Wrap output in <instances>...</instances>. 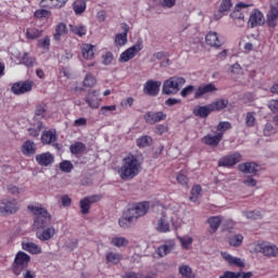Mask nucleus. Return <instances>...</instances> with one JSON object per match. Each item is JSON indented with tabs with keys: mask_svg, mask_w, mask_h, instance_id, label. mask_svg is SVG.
Masks as SVG:
<instances>
[{
	"mask_svg": "<svg viewBox=\"0 0 278 278\" xmlns=\"http://www.w3.org/2000/svg\"><path fill=\"white\" fill-rule=\"evenodd\" d=\"M263 134H264V136H267V137L273 136V135L277 134V129L275 127H273V124L267 123L264 127Z\"/></svg>",
	"mask_w": 278,
	"mask_h": 278,
	"instance_id": "57",
	"label": "nucleus"
},
{
	"mask_svg": "<svg viewBox=\"0 0 278 278\" xmlns=\"http://www.w3.org/2000/svg\"><path fill=\"white\" fill-rule=\"evenodd\" d=\"M228 244L230 247H242V242L244 241V236L237 233V235H229L227 237Z\"/></svg>",
	"mask_w": 278,
	"mask_h": 278,
	"instance_id": "38",
	"label": "nucleus"
},
{
	"mask_svg": "<svg viewBox=\"0 0 278 278\" xmlns=\"http://www.w3.org/2000/svg\"><path fill=\"white\" fill-rule=\"evenodd\" d=\"M182 249H190L192 245V237H181L179 238Z\"/></svg>",
	"mask_w": 278,
	"mask_h": 278,
	"instance_id": "60",
	"label": "nucleus"
},
{
	"mask_svg": "<svg viewBox=\"0 0 278 278\" xmlns=\"http://www.w3.org/2000/svg\"><path fill=\"white\" fill-rule=\"evenodd\" d=\"M21 151H22L23 155H26V156L35 155L36 143H34V141H31V140H27L22 146Z\"/></svg>",
	"mask_w": 278,
	"mask_h": 278,
	"instance_id": "32",
	"label": "nucleus"
},
{
	"mask_svg": "<svg viewBox=\"0 0 278 278\" xmlns=\"http://www.w3.org/2000/svg\"><path fill=\"white\" fill-rule=\"evenodd\" d=\"M255 113L249 112L245 115V125L247 127H255Z\"/></svg>",
	"mask_w": 278,
	"mask_h": 278,
	"instance_id": "55",
	"label": "nucleus"
},
{
	"mask_svg": "<svg viewBox=\"0 0 278 278\" xmlns=\"http://www.w3.org/2000/svg\"><path fill=\"white\" fill-rule=\"evenodd\" d=\"M83 86L84 88H94L97 86V78L90 73L86 74Z\"/></svg>",
	"mask_w": 278,
	"mask_h": 278,
	"instance_id": "44",
	"label": "nucleus"
},
{
	"mask_svg": "<svg viewBox=\"0 0 278 278\" xmlns=\"http://www.w3.org/2000/svg\"><path fill=\"white\" fill-rule=\"evenodd\" d=\"M106 264H121L123 262V254L116 252H109L105 255Z\"/></svg>",
	"mask_w": 278,
	"mask_h": 278,
	"instance_id": "37",
	"label": "nucleus"
},
{
	"mask_svg": "<svg viewBox=\"0 0 278 278\" xmlns=\"http://www.w3.org/2000/svg\"><path fill=\"white\" fill-rule=\"evenodd\" d=\"M268 108L274 114H278V100H270Z\"/></svg>",
	"mask_w": 278,
	"mask_h": 278,
	"instance_id": "64",
	"label": "nucleus"
},
{
	"mask_svg": "<svg viewBox=\"0 0 278 278\" xmlns=\"http://www.w3.org/2000/svg\"><path fill=\"white\" fill-rule=\"evenodd\" d=\"M207 224L210 225L212 233H216V231H218V227L223 224V217L212 216L207 219Z\"/></svg>",
	"mask_w": 278,
	"mask_h": 278,
	"instance_id": "36",
	"label": "nucleus"
},
{
	"mask_svg": "<svg viewBox=\"0 0 278 278\" xmlns=\"http://www.w3.org/2000/svg\"><path fill=\"white\" fill-rule=\"evenodd\" d=\"M247 8H253V3L238 2L235 5L233 11L230 13V18L235 21L238 27H242V25H244V13H242V10H247Z\"/></svg>",
	"mask_w": 278,
	"mask_h": 278,
	"instance_id": "5",
	"label": "nucleus"
},
{
	"mask_svg": "<svg viewBox=\"0 0 278 278\" xmlns=\"http://www.w3.org/2000/svg\"><path fill=\"white\" fill-rule=\"evenodd\" d=\"M223 141V134H216V135H205L202 138L203 144H206V147H218L220 142Z\"/></svg>",
	"mask_w": 278,
	"mask_h": 278,
	"instance_id": "22",
	"label": "nucleus"
},
{
	"mask_svg": "<svg viewBox=\"0 0 278 278\" xmlns=\"http://www.w3.org/2000/svg\"><path fill=\"white\" fill-rule=\"evenodd\" d=\"M143 48L144 46L142 45V40H138L136 45L122 52L119 55V62H129V60H134V58L137 56Z\"/></svg>",
	"mask_w": 278,
	"mask_h": 278,
	"instance_id": "9",
	"label": "nucleus"
},
{
	"mask_svg": "<svg viewBox=\"0 0 278 278\" xmlns=\"http://www.w3.org/2000/svg\"><path fill=\"white\" fill-rule=\"evenodd\" d=\"M141 170H142L141 160L138 159V155H134L129 153L123 159L122 166L117 170V173L121 179H123V181H129L135 177H138Z\"/></svg>",
	"mask_w": 278,
	"mask_h": 278,
	"instance_id": "2",
	"label": "nucleus"
},
{
	"mask_svg": "<svg viewBox=\"0 0 278 278\" xmlns=\"http://www.w3.org/2000/svg\"><path fill=\"white\" fill-rule=\"evenodd\" d=\"M101 101L103 100L100 98L99 90L96 89L89 90L85 97V103H87L91 110H99Z\"/></svg>",
	"mask_w": 278,
	"mask_h": 278,
	"instance_id": "13",
	"label": "nucleus"
},
{
	"mask_svg": "<svg viewBox=\"0 0 278 278\" xmlns=\"http://www.w3.org/2000/svg\"><path fill=\"white\" fill-rule=\"evenodd\" d=\"M111 244H113V247H117V249H121V247H127V244H129V240L124 237H114L111 240Z\"/></svg>",
	"mask_w": 278,
	"mask_h": 278,
	"instance_id": "47",
	"label": "nucleus"
},
{
	"mask_svg": "<svg viewBox=\"0 0 278 278\" xmlns=\"http://www.w3.org/2000/svg\"><path fill=\"white\" fill-rule=\"evenodd\" d=\"M122 29H124V33H119L115 36V46L116 47H125L127 45V34H129V25L122 24Z\"/></svg>",
	"mask_w": 278,
	"mask_h": 278,
	"instance_id": "25",
	"label": "nucleus"
},
{
	"mask_svg": "<svg viewBox=\"0 0 278 278\" xmlns=\"http://www.w3.org/2000/svg\"><path fill=\"white\" fill-rule=\"evenodd\" d=\"M242 277V273L238 271V273H235V271H225L224 275L219 276V278H240Z\"/></svg>",
	"mask_w": 278,
	"mask_h": 278,
	"instance_id": "62",
	"label": "nucleus"
},
{
	"mask_svg": "<svg viewBox=\"0 0 278 278\" xmlns=\"http://www.w3.org/2000/svg\"><path fill=\"white\" fill-rule=\"evenodd\" d=\"M212 106L207 104L205 106H198L193 110L194 116H200V118H207L212 114Z\"/></svg>",
	"mask_w": 278,
	"mask_h": 278,
	"instance_id": "33",
	"label": "nucleus"
},
{
	"mask_svg": "<svg viewBox=\"0 0 278 278\" xmlns=\"http://www.w3.org/2000/svg\"><path fill=\"white\" fill-rule=\"evenodd\" d=\"M29 262H31V256L23 251L17 252L11 265L13 275H15V277L21 276L23 270H27V268H29Z\"/></svg>",
	"mask_w": 278,
	"mask_h": 278,
	"instance_id": "3",
	"label": "nucleus"
},
{
	"mask_svg": "<svg viewBox=\"0 0 278 278\" xmlns=\"http://www.w3.org/2000/svg\"><path fill=\"white\" fill-rule=\"evenodd\" d=\"M266 24L273 28L278 25V0L269 1V11L267 13Z\"/></svg>",
	"mask_w": 278,
	"mask_h": 278,
	"instance_id": "11",
	"label": "nucleus"
},
{
	"mask_svg": "<svg viewBox=\"0 0 278 278\" xmlns=\"http://www.w3.org/2000/svg\"><path fill=\"white\" fill-rule=\"evenodd\" d=\"M243 216L250 220H260L262 218V212L260 211H244Z\"/></svg>",
	"mask_w": 278,
	"mask_h": 278,
	"instance_id": "50",
	"label": "nucleus"
},
{
	"mask_svg": "<svg viewBox=\"0 0 278 278\" xmlns=\"http://www.w3.org/2000/svg\"><path fill=\"white\" fill-rule=\"evenodd\" d=\"M68 34V29H66V24L59 23L55 27L53 38L56 41L62 40V36H66Z\"/></svg>",
	"mask_w": 278,
	"mask_h": 278,
	"instance_id": "35",
	"label": "nucleus"
},
{
	"mask_svg": "<svg viewBox=\"0 0 278 278\" xmlns=\"http://www.w3.org/2000/svg\"><path fill=\"white\" fill-rule=\"evenodd\" d=\"M135 220H136V217L134 215H131L129 210H127L126 212H124L123 216L118 219V225L123 229H127V228L131 227V225L135 223Z\"/></svg>",
	"mask_w": 278,
	"mask_h": 278,
	"instance_id": "26",
	"label": "nucleus"
},
{
	"mask_svg": "<svg viewBox=\"0 0 278 278\" xmlns=\"http://www.w3.org/2000/svg\"><path fill=\"white\" fill-rule=\"evenodd\" d=\"M216 90H218V88H216V85L212 84V83L206 84L204 86H200L195 90L194 99H201V97H203V94H207L210 92H216Z\"/></svg>",
	"mask_w": 278,
	"mask_h": 278,
	"instance_id": "24",
	"label": "nucleus"
},
{
	"mask_svg": "<svg viewBox=\"0 0 278 278\" xmlns=\"http://www.w3.org/2000/svg\"><path fill=\"white\" fill-rule=\"evenodd\" d=\"M151 207V204L148 201L139 202L134 205V207L128 208L131 216L135 217V219H139L142 216H147L149 213V208Z\"/></svg>",
	"mask_w": 278,
	"mask_h": 278,
	"instance_id": "12",
	"label": "nucleus"
},
{
	"mask_svg": "<svg viewBox=\"0 0 278 278\" xmlns=\"http://www.w3.org/2000/svg\"><path fill=\"white\" fill-rule=\"evenodd\" d=\"M35 160L39 166H51L53 162H55V156L51 152H43L41 154H37Z\"/></svg>",
	"mask_w": 278,
	"mask_h": 278,
	"instance_id": "19",
	"label": "nucleus"
},
{
	"mask_svg": "<svg viewBox=\"0 0 278 278\" xmlns=\"http://www.w3.org/2000/svg\"><path fill=\"white\" fill-rule=\"evenodd\" d=\"M34 90V80H20L14 83L11 87V92L16 96L26 94V92H31Z\"/></svg>",
	"mask_w": 278,
	"mask_h": 278,
	"instance_id": "8",
	"label": "nucleus"
},
{
	"mask_svg": "<svg viewBox=\"0 0 278 278\" xmlns=\"http://www.w3.org/2000/svg\"><path fill=\"white\" fill-rule=\"evenodd\" d=\"M231 129V123L229 122H219L217 125V134H222V140L225 136V131H229Z\"/></svg>",
	"mask_w": 278,
	"mask_h": 278,
	"instance_id": "49",
	"label": "nucleus"
},
{
	"mask_svg": "<svg viewBox=\"0 0 278 278\" xmlns=\"http://www.w3.org/2000/svg\"><path fill=\"white\" fill-rule=\"evenodd\" d=\"M162 86L161 81L157 80H148L144 84L143 92L149 97H157L160 94V87Z\"/></svg>",
	"mask_w": 278,
	"mask_h": 278,
	"instance_id": "16",
	"label": "nucleus"
},
{
	"mask_svg": "<svg viewBox=\"0 0 278 278\" xmlns=\"http://www.w3.org/2000/svg\"><path fill=\"white\" fill-rule=\"evenodd\" d=\"M143 118L148 125H155V123H161V121H166V113L159 111V112H147L143 115Z\"/></svg>",
	"mask_w": 278,
	"mask_h": 278,
	"instance_id": "15",
	"label": "nucleus"
},
{
	"mask_svg": "<svg viewBox=\"0 0 278 278\" xmlns=\"http://www.w3.org/2000/svg\"><path fill=\"white\" fill-rule=\"evenodd\" d=\"M176 181L177 184H179V186H182L185 188H187L188 184H190V178H188L185 169L178 172V174L176 175Z\"/></svg>",
	"mask_w": 278,
	"mask_h": 278,
	"instance_id": "42",
	"label": "nucleus"
},
{
	"mask_svg": "<svg viewBox=\"0 0 278 278\" xmlns=\"http://www.w3.org/2000/svg\"><path fill=\"white\" fill-rule=\"evenodd\" d=\"M18 212V202L15 199H4L0 202V214L2 216H10Z\"/></svg>",
	"mask_w": 278,
	"mask_h": 278,
	"instance_id": "10",
	"label": "nucleus"
},
{
	"mask_svg": "<svg viewBox=\"0 0 278 278\" xmlns=\"http://www.w3.org/2000/svg\"><path fill=\"white\" fill-rule=\"evenodd\" d=\"M38 46L41 49H47L49 50V47H51V38H49V36H46L43 39H39L38 40Z\"/></svg>",
	"mask_w": 278,
	"mask_h": 278,
	"instance_id": "58",
	"label": "nucleus"
},
{
	"mask_svg": "<svg viewBox=\"0 0 278 278\" xmlns=\"http://www.w3.org/2000/svg\"><path fill=\"white\" fill-rule=\"evenodd\" d=\"M36 116H42L45 117V114H47V105L45 103L38 104L35 110Z\"/></svg>",
	"mask_w": 278,
	"mask_h": 278,
	"instance_id": "59",
	"label": "nucleus"
},
{
	"mask_svg": "<svg viewBox=\"0 0 278 278\" xmlns=\"http://www.w3.org/2000/svg\"><path fill=\"white\" fill-rule=\"evenodd\" d=\"M193 92H194V86L188 85L187 87H185V88L180 91V97H182L184 99H186V97H188L189 94H192Z\"/></svg>",
	"mask_w": 278,
	"mask_h": 278,
	"instance_id": "61",
	"label": "nucleus"
},
{
	"mask_svg": "<svg viewBox=\"0 0 278 278\" xmlns=\"http://www.w3.org/2000/svg\"><path fill=\"white\" fill-rule=\"evenodd\" d=\"M34 62H35V59L29 56L28 53L23 54L21 63L24 64V66L31 68V66H34Z\"/></svg>",
	"mask_w": 278,
	"mask_h": 278,
	"instance_id": "53",
	"label": "nucleus"
},
{
	"mask_svg": "<svg viewBox=\"0 0 278 278\" xmlns=\"http://www.w3.org/2000/svg\"><path fill=\"white\" fill-rule=\"evenodd\" d=\"M74 168L75 166L71 161H63L60 163V170H62V173H71Z\"/></svg>",
	"mask_w": 278,
	"mask_h": 278,
	"instance_id": "52",
	"label": "nucleus"
},
{
	"mask_svg": "<svg viewBox=\"0 0 278 278\" xmlns=\"http://www.w3.org/2000/svg\"><path fill=\"white\" fill-rule=\"evenodd\" d=\"M186 86V78L181 76H172L163 84V94H177Z\"/></svg>",
	"mask_w": 278,
	"mask_h": 278,
	"instance_id": "4",
	"label": "nucleus"
},
{
	"mask_svg": "<svg viewBox=\"0 0 278 278\" xmlns=\"http://www.w3.org/2000/svg\"><path fill=\"white\" fill-rule=\"evenodd\" d=\"M156 229L161 233H166L170 231V224L168 223L165 213H162L161 217L156 220Z\"/></svg>",
	"mask_w": 278,
	"mask_h": 278,
	"instance_id": "29",
	"label": "nucleus"
},
{
	"mask_svg": "<svg viewBox=\"0 0 278 278\" xmlns=\"http://www.w3.org/2000/svg\"><path fill=\"white\" fill-rule=\"evenodd\" d=\"M22 249L30 253L31 255H40L42 253V248L35 242H26L22 244Z\"/></svg>",
	"mask_w": 278,
	"mask_h": 278,
	"instance_id": "31",
	"label": "nucleus"
},
{
	"mask_svg": "<svg viewBox=\"0 0 278 278\" xmlns=\"http://www.w3.org/2000/svg\"><path fill=\"white\" fill-rule=\"evenodd\" d=\"M231 0H223L218 11L214 14L215 21H218L225 16V13L229 12L231 10Z\"/></svg>",
	"mask_w": 278,
	"mask_h": 278,
	"instance_id": "28",
	"label": "nucleus"
},
{
	"mask_svg": "<svg viewBox=\"0 0 278 278\" xmlns=\"http://www.w3.org/2000/svg\"><path fill=\"white\" fill-rule=\"evenodd\" d=\"M248 25L250 27H257L258 25H264V13L262 11L254 9L250 14Z\"/></svg>",
	"mask_w": 278,
	"mask_h": 278,
	"instance_id": "17",
	"label": "nucleus"
},
{
	"mask_svg": "<svg viewBox=\"0 0 278 278\" xmlns=\"http://www.w3.org/2000/svg\"><path fill=\"white\" fill-rule=\"evenodd\" d=\"M86 0H76L73 3V10L75 14H84L86 12Z\"/></svg>",
	"mask_w": 278,
	"mask_h": 278,
	"instance_id": "43",
	"label": "nucleus"
},
{
	"mask_svg": "<svg viewBox=\"0 0 278 278\" xmlns=\"http://www.w3.org/2000/svg\"><path fill=\"white\" fill-rule=\"evenodd\" d=\"M25 36H26L27 40H38V38H40V36H42V30L35 28V27L27 28Z\"/></svg>",
	"mask_w": 278,
	"mask_h": 278,
	"instance_id": "40",
	"label": "nucleus"
},
{
	"mask_svg": "<svg viewBox=\"0 0 278 278\" xmlns=\"http://www.w3.org/2000/svg\"><path fill=\"white\" fill-rule=\"evenodd\" d=\"M240 162H242V154L240 152H233L222 156L217 162V166L222 168H233Z\"/></svg>",
	"mask_w": 278,
	"mask_h": 278,
	"instance_id": "6",
	"label": "nucleus"
},
{
	"mask_svg": "<svg viewBox=\"0 0 278 278\" xmlns=\"http://www.w3.org/2000/svg\"><path fill=\"white\" fill-rule=\"evenodd\" d=\"M99 201H101V195H99V194L85 197L79 202L80 213L81 214H89L90 207L92 206V203H99Z\"/></svg>",
	"mask_w": 278,
	"mask_h": 278,
	"instance_id": "14",
	"label": "nucleus"
},
{
	"mask_svg": "<svg viewBox=\"0 0 278 278\" xmlns=\"http://www.w3.org/2000/svg\"><path fill=\"white\" fill-rule=\"evenodd\" d=\"M210 105H211V110L213 112H222V110H225V108H227V105H229V100L217 99L214 102H212Z\"/></svg>",
	"mask_w": 278,
	"mask_h": 278,
	"instance_id": "34",
	"label": "nucleus"
},
{
	"mask_svg": "<svg viewBox=\"0 0 278 278\" xmlns=\"http://www.w3.org/2000/svg\"><path fill=\"white\" fill-rule=\"evenodd\" d=\"M258 168L260 165L255 162H247L238 165V170L245 173L247 175H257V172L260 170Z\"/></svg>",
	"mask_w": 278,
	"mask_h": 278,
	"instance_id": "20",
	"label": "nucleus"
},
{
	"mask_svg": "<svg viewBox=\"0 0 278 278\" xmlns=\"http://www.w3.org/2000/svg\"><path fill=\"white\" fill-rule=\"evenodd\" d=\"M96 50H97V46L92 43H83L80 46V51L84 60H93Z\"/></svg>",
	"mask_w": 278,
	"mask_h": 278,
	"instance_id": "23",
	"label": "nucleus"
},
{
	"mask_svg": "<svg viewBox=\"0 0 278 278\" xmlns=\"http://www.w3.org/2000/svg\"><path fill=\"white\" fill-rule=\"evenodd\" d=\"M137 147L139 149H147V147H151L153 144V138L151 136H141L137 139Z\"/></svg>",
	"mask_w": 278,
	"mask_h": 278,
	"instance_id": "39",
	"label": "nucleus"
},
{
	"mask_svg": "<svg viewBox=\"0 0 278 278\" xmlns=\"http://www.w3.org/2000/svg\"><path fill=\"white\" fill-rule=\"evenodd\" d=\"M58 141V132L55 129L43 130L41 134V142L42 144H53V142Z\"/></svg>",
	"mask_w": 278,
	"mask_h": 278,
	"instance_id": "27",
	"label": "nucleus"
},
{
	"mask_svg": "<svg viewBox=\"0 0 278 278\" xmlns=\"http://www.w3.org/2000/svg\"><path fill=\"white\" fill-rule=\"evenodd\" d=\"M255 253H263L266 257H278V248L275 244L261 242L254 244Z\"/></svg>",
	"mask_w": 278,
	"mask_h": 278,
	"instance_id": "7",
	"label": "nucleus"
},
{
	"mask_svg": "<svg viewBox=\"0 0 278 278\" xmlns=\"http://www.w3.org/2000/svg\"><path fill=\"white\" fill-rule=\"evenodd\" d=\"M86 125H88V119H86V117H79L74 121V127H86Z\"/></svg>",
	"mask_w": 278,
	"mask_h": 278,
	"instance_id": "63",
	"label": "nucleus"
},
{
	"mask_svg": "<svg viewBox=\"0 0 278 278\" xmlns=\"http://www.w3.org/2000/svg\"><path fill=\"white\" fill-rule=\"evenodd\" d=\"M68 3V0H41L39 5L45 10H53L64 8Z\"/></svg>",
	"mask_w": 278,
	"mask_h": 278,
	"instance_id": "18",
	"label": "nucleus"
},
{
	"mask_svg": "<svg viewBox=\"0 0 278 278\" xmlns=\"http://www.w3.org/2000/svg\"><path fill=\"white\" fill-rule=\"evenodd\" d=\"M156 253L159 257H165V255H168L170 253V247L163 244L157 248Z\"/></svg>",
	"mask_w": 278,
	"mask_h": 278,
	"instance_id": "56",
	"label": "nucleus"
},
{
	"mask_svg": "<svg viewBox=\"0 0 278 278\" xmlns=\"http://www.w3.org/2000/svg\"><path fill=\"white\" fill-rule=\"evenodd\" d=\"M202 188L200 185H194L191 189V195H190V201L192 203H197L199 201V197H201Z\"/></svg>",
	"mask_w": 278,
	"mask_h": 278,
	"instance_id": "46",
	"label": "nucleus"
},
{
	"mask_svg": "<svg viewBox=\"0 0 278 278\" xmlns=\"http://www.w3.org/2000/svg\"><path fill=\"white\" fill-rule=\"evenodd\" d=\"M35 18H49L51 16V11L47 9H39L34 13Z\"/></svg>",
	"mask_w": 278,
	"mask_h": 278,
	"instance_id": "54",
	"label": "nucleus"
},
{
	"mask_svg": "<svg viewBox=\"0 0 278 278\" xmlns=\"http://www.w3.org/2000/svg\"><path fill=\"white\" fill-rule=\"evenodd\" d=\"M179 273L182 278H194V273H192V268L188 265L180 266Z\"/></svg>",
	"mask_w": 278,
	"mask_h": 278,
	"instance_id": "48",
	"label": "nucleus"
},
{
	"mask_svg": "<svg viewBox=\"0 0 278 278\" xmlns=\"http://www.w3.org/2000/svg\"><path fill=\"white\" fill-rule=\"evenodd\" d=\"M222 256L224 257L225 262L229 264V266H237L238 268H244V263L242 258L235 257L227 252L222 253Z\"/></svg>",
	"mask_w": 278,
	"mask_h": 278,
	"instance_id": "30",
	"label": "nucleus"
},
{
	"mask_svg": "<svg viewBox=\"0 0 278 278\" xmlns=\"http://www.w3.org/2000/svg\"><path fill=\"white\" fill-rule=\"evenodd\" d=\"M205 42L208 47H214L215 49H220V47H223V41L216 31H210L205 36Z\"/></svg>",
	"mask_w": 278,
	"mask_h": 278,
	"instance_id": "21",
	"label": "nucleus"
},
{
	"mask_svg": "<svg viewBox=\"0 0 278 278\" xmlns=\"http://www.w3.org/2000/svg\"><path fill=\"white\" fill-rule=\"evenodd\" d=\"M114 112H116V104L104 105V106H101L100 109V114H102L103 116H110L114 114Z\"/></svg>",
	"mask_w": 278,
	"mask_h": 278,
	"instance_id": "51",
	"label": "nucleus"
},
{
	"mask_svg": "<svg viewBox=\"0 0 278 278\" xmlns=\"http://www.w3.org/2000/svg\"><path fill=\"white\" fill-rule=\"evenodd\" d=\"M29 212L34 214V224L33 229H36V236L38 240L41 242H47V240H51L53 236H55V228L51 225V214L47 208L42 207L41 205H28Z\"/></svg>",
	"mask_w": 278,
	"mask_h": 278,
	"instance_id": "1",
	"label": "nucleus"
},
{
	"mask_svg": "<svg viewBox=\"0 0 278 278\" xmlns=\"http://www.w3.org/2000/svg\"><path fill=\"white\" fill-rule=\"evenodd\" d=\"M70 151L73 155H81L86 151L84 142L76 141L70 147Z\"/></svg>",
	"mask_w": 278,
	"mask_h": 278,
	"instance_id": "41",
	"label": "nucleus"
},
{
	"mask_svg": "<svg viewBox=\"0 0 278 278\" xmlns=\"http://www.w3.org/2000/svg\"><path fill=\"white\" fill-rule=\"evenodd\" d=\"M70 29L72 34H75V36H79V38L86 36L88 33V29H86V26H75V25H70Z\"/></svg>",
	"mask_w": 278,
	"mask_h": 278,
	"instance_id": "45",
	"label": "nucleus"
}]
</instances>
